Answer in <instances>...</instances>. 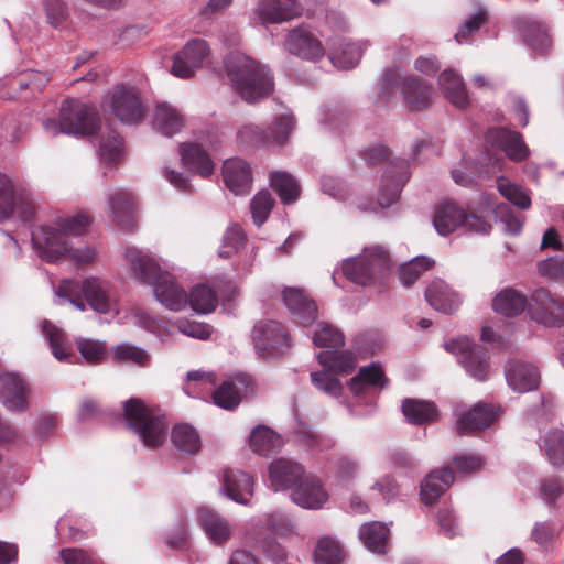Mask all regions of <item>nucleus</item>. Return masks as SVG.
Instances as JSON below:
<instances>
[{
    "instance_id": "f257e3e1",
    "label": "nucleus",
    "mask_w": 564,
    "mask_h": 564,
    "mask_svg": "<svg viewBox=\"0 0 564 564\" xmlns=\"http://www.w3.org/2000/svg\"><path fill=\"white\" fill-rule=\"evenodd\" d=\"M91 219L85 214H76L59 218L52 226H41L37 229V258L47 262H56L67 258L76 265L93 263L98 251L91 246H80L70 249L67 237L84 235Z\"/></svg>"
},
{
    "instance_id": "f03ea898",
    "label": "nucleus",
    "mask_w": 564,
    "mask_h": 564,
    "mask_svg": "<svg viewBox=\"0 0 564 564\" xmlns=\"http://www.w3.org/2000/svg\"><path fill=\"white\" fill-rule=\"evenodd\" d=\"M228 80L237 95L247 102L269 97L274 89L270 69L240 52H231L224 59Z\"/></svg>"
},
{
    "instance_id": "7ed1b4c3",
    "label": "nucleus",
    "mask_w": 564,
    "mask_h": 564,
    "mask_svg": "<svg viewBox=\"0 0 564 564\" xmlns=\"http://www.w3.org/2000/svg\"><path fill=\"white\" fill-rule=\"evenodd\" d=\"M43 128L50 137L58 133L91 135L100 128V121L95 107L72 99L62 104L59 121L47 119Z\"/></svg>"
},
{
    "instance_id": "20e7f679",
    "label": "nucleus",
    "mask_w": 564,
    "mask_h": 564,
    "mask_svg": "<svg viewBox=\"0 0 564 564\" xmlns=\"http://www.w3.org/2000/svg\"><path fill=\"white\" fill-rule=\"evenodd\" d=\"M124 419L147 447L161 446L167 436L169 424L164 416L147 406L139 399H130L123 405Z\"/></svg>"
},
{
    "instance_id": "39448f33",
    "label": "nucleus",
    "mask_w": 564,
    "mask_h": 564,
    "mask_svg": "<svg viewBox=\"0 0 564 564\" xmlns=\"http://www.w3.org/2000/svg\"><path fill=\"white\" fill-rule=\"evenodd\" d=\"M391 260L388 252L379 246L366 248L362 254L345 259L341 263L344 275L354 283L375 285L386 279Z\"/></svg>"
},
{
    "instance_id": "423d86ee",
    "label": "nucleus",
    "mask_w": 564,
    "mask_h": 564,
    "mask_svg": "<svg viewBox=\"0 0 564 564\" xmlns=\"http://www.w3.org/2000/svg\"><path fill=\"white\" fill-rule=\"evenodd\" d=\"M34 215L31 192L18 180L0 174V223L19 220L29 224Z\"/></svg>"
},
{
    "instance_id": "0eeeda50",
    "label": "nucleus",
    "mask_w": 564,
    "mask_h": 564,
    "mask_svg": "<svg viewBox=\"0 0 564 564\" xmlns=\"http://www.w3.org/2000/svg\"><path fill=\"white\" fill-rule=\"evenodd\" d=\"M251 339L256 354L265 360L285 355L292 347L284 325L273 319L258 321L252 327Z\"/></svg>"
},
{
    "instance_id": "6e6552de",
    "label": "nucleus",
    "mask_w": 564,
    "mask_h": 564,
    "mask_svg": "<svg viewBox=\"0 0 564 564\" xmlns=\"http://www.w3.org/2000/svg\"><path fill=\"white\" fill-rule=\"evenodd\" d=\"M433 226L441 236H448L457 229L476 234H488L490 224L474 214H467L452 202L440 204L434 213Z\"/></svg>"
},
{
    "instance_id": "1a4fd4ad",
    "label": "nucleus",
    "mask_w": 564,
    "mask_h": 564,
    "mask_svg": "<svg viewBox=\"0 0 564 564\" xmlns=\"http://www.w3.org/2000/svg\"><path fill=\"white\" fill-rule=\"evenodd\" d=\"M445 349L457 357L465 371L478 381H485L489 373V355L481 346L468 337H460L444 345Z\"/></svg>"
},
{
    "instance_id": "9d476101",
    "label": "nucleus",
    "mask_w": 564,
    "mask_h": 564,
    "mask_svg": "<svg viewBox=\"0 0 564 564\" xmlns=\"http://www.w3.org/2000/svg\"><path fill=\"white\" fill-rule=\"evenodd\" d=\"M124 261L130 275L151 288L166 273L150 252L133 246L126 248Z\"/></svg>"
},
{
    "instance_id": "9b49d317",
    "label": "nucleus",
    "mask_w": 564,
    "mask_h": 564,
    "mask_svg": "<svg viewBox=\"0 0 564 564\" xmlns=\"http://www.w3.org/2000/svg\"><path fill=\"white\" fill-rule=\"evenodd\" d=\"M109 108L124 124H138L144 117L141 98L132 87L117 86L110 96Z\"/></svg>"
},
{
    "instance_id": "f8f14e48",
    "label": "nucleus",
    "mask_w": 564,
    "mask_h": 564,
    "mask_svg": "<svg viewBox=\"0 0 564 564\" xmlns=\"http://www.w3.org/2000/svg\"><path fill=\"white\" fill-rule=\"evenodd\" d=\"M529 310L533 318L546 327L564 326V300L544 289L532 293Z\"/></svg>"
},
{
    "instance_id": "ddd939ff",
    "label": "nucleus",
    "mask_w": 564,
    "mask_h": 564,
    "mask_svg": "<svg viewBox=\"0 0 564 564\" xmlns=\"http://www.w3.org/2000/svg\"><path fill=\"white\" fill-rule=\"evenodd\" d=\"M409 178L410 170L406 160L395 158L389 161L382 175V184L378 195V205L381 208H386L397 202L402 187Z\"/></svg>"
},
{
    "instance_id": "4468645a",
    "label": "nucleus",
    "mask_w": 564,
    "mask_h": 564,
    "mask_svg": "<svg viewBox=\"0 0 564 564\" xmlns=\"http://www.w3.org/2000/svg\"><path fill=\"white\" fill-rule=\"evenodd\" d=\"M30 389L18 372L0 375V402L10 412H23L28 409Z\"/></svg>"
},
{
    "instance_id": "2eb2a0df",
    "label": "nucleus",
    "mask_w": 564,
    "mask_h": 564,
    "mask_svg": "<svg viewBox=\"0 0 564 564\" xmlns=\"http://www.w3.org/2000/svg\"><path fill=\"white\" fill-rule=\"evenodd\" d=\"M209 53L206 41L195 39L189 41L173 59L172 74L180 78H189L203 65Z\"/></svg>"
},
{
    "instance_id": "dca6fc26",
    "label": "nucleus",
    "mask_w": 564,
    "mask_h": 564,
    "mask_svg": "<svg viewBox=\"0 0 564 564\" xmlns=\"http://www.w3.org/2000/svg\"><path fill=\"white\" fill-rule=\"evenodd\" d=\"M505 377L509 388L518 393L534 391L541 383L539 369L520 360H511L506 365Z\"/></svg>"
},
{
    "instance_id": "f3484780",
    "label": "nucleus",
    "mask_w": 564,
    "mask_h": 564,
    "mask_svg": "<svg viewBox=\"0 0 564 564\" xmlns=\"http://www.w3.org/2000/svg\"><path fill=\"white\" fill-rule=\"evenodd\" d=\"M485 141L492 148H498L513 161H522L529 155L521 133L506 128H491L487 131Z\"/></svg>"
},
{
    "instance_id": "a211bd4d",
    "label": "nucleus",
    "mask_w": 564,
    "mask_h": 564,
    "mask_svg": "<svg viewBox=\"0 0 564 564\" xmlns=\"http://www.w3.org/2000/svg\"><path fill=\"white\" fill-rule=\"evenodd\" d=\"M292 501L304 509H322L328 500V492L314 476H303L291 491Z\"/></svg>"
},
{
    "instance_id": "6ab92c4d",
    "label": "nucleus",
    "mask_w": 564,
    "mask_h": 564,
    "mask_svg": "<svg viewBox=\"0 0 564 564\" xmlns=\"http://www.w3.org/2000/svg\"><path fill=\"white\" fill-rule=\"evenodd\" d=\"M223 178L227 188L236 195H246L251 191L252 171L248 162L231 158L223 164Z\"/></svg>"
},
{
    "instance_id": "aec40b11",
    "label": "nucleus",
    "mask_w": 564,
    "mask_h": 564,
    "mask_svg": "<svg viewBox=\"0 0 564 564\" xmlns=\"http://www.w3.org/2000/svg\"><path fill=\"white\" fill-rule=\"evenodd\" d=\"M289 53L307 61H316L324 56L322 43L305 28L292 30L285 40Z\"/></svg>"
},
{
    "instance_id": "412c9836",
    "label": "nucleus",
    "mask_w": 564,
    "mask_h": 564,
    "mask_svg": "<svg viewBox=\"0 0 564 564\" xmlns=\"http://www.w3.org/2000/svg\"><path fill=\"white\" fill-rule=\"evenodd\" d=\"M197 521L206 538L216 545L225 544L232 535L231 523L217 511L207 507L197 510Z\"/></svg>"
},
{
    "instance_id": "4be33fe9",
    "label": "nucleus",
    "mask_w": 564,
    "mask_h": 564,
    "mask_svg": "<svg viewBox=\"0 0 564 564\" xmlns=\"http://www.w3.org/2000/svg\"><path fill=\"white\" fill-rule=\"evenodd\" d=\"M303 476V467L288 458L275 459L269 466L270 487L274 491L293 490Z\"/></svg>"
},
{
    "instance_id": "5701e85b",
    "label": "nucleus",
    "mask_w": 564,
    "mask_h": 564,
    "mask_svg": "<svg viewBox=\"0 0 564 564\" xmlns=\"http://www.w3.org/2000/svg\"><path fill=\"white\" fill-rule=\"evenodd\" d=\"M84 300L95 312L108 314L113 308L112 286L96 276L84 280Z\"/></svg>"
},
{
    "instance_id": "b1692460",
    "label": "nucleus",
    "mask_w": 564,
    "mask_h": 564,
    "mask_svg": "<svg viewBox=\"0 0 564 564\" xmlns=\"http://www.w3.org/2000/svg\"><path fill=\"white\" fill-rule=\"evenodd\" d=\"M220 491L235 502L247 505L253 495V479L245 471L226 469Z\"/></svg>"
},
{
    "instance_id": "393cba45",
    "label": "nucleus",
    "mask_w": 564,
    "mask_h": 564,
    "mask_svg": "<svg viewBox=\"0 0 564 564\" xmlns=\"http://www.w3.org/2000/svg\"><path fill=\"white\" fill-rule=\"evenodd\" d=\"M108 210L115 223L122 229H131L134 225V202L130 193L113 188L107 193Z\"/></svg>"
},
{
    "instance_id": "a878e982",
    "label": "nucleus",
    "mask_w": 564,
    "mask_h": 564,
    "mask_svg": "<svg viewBox=\"0 0 564 564\" xmlns=\"http://www.w3.org/2000/svg\"><path fill=\"white\" fill-rule=\"evenodd\" d=\"M299 11L296 0H260L254 14L263 25H267L290 20L297 15Z\"/></svg>"
},
{
    "instance_id": "bb28decb",
    "label": "nucleus",
    "mask_w": 564,
    "mask_h": 564,
    "mask_svg": "<svg viewBox=\"0 0 564 564\" xmlns=\"http://www.w3.org/2000/svg\"><path fill=\"white\" fill-rule=\"evenodd\" d=\"M283 302L295 319L303 324H311L317 317V306L304 292L296 288H285L282 294Z\"/></svg>"
},
{
    "instance_id": "cd10ccee",
    "label": "nucleus",
    "mask_w": 564,
    "mask_h": 564,
    "mask_svg": "<svg viewBox=\"0 0 564 564\" xmlns=\"http://www.w3.org/2000/svg\"><path fill=\"white\" fill-rule=\"evenodd\" d=\"M155 299L171 311H181L187 304V293L166 272L152 286Z\"/></svg>"
},
{
    "instance_id": "c85d7f7f",
    "label": "nucleus",
    "mask_w": 564,
    "mask_h": 564,
    "mask_svg": "<svg viewBox=\"0 0 564 564\" xmlns=\"http://www.w3.org/2000/svg\"><path fill=\"white\" fill-rule=\"evenodd\" d=\"M425 299L435 311L449 314L460 304L459 295L445 281L433 280L425 290Z\"/></svg>"
},
{
    "instance_id": "c756f323",
    "label": "nucleus",
    "mask_w": 564,
    "mask_h": 564,
    "mask_svg": "<svg viewBox=\"0 0 564 564\" xmlns=\"http://www.w3.org/2000/svg\"><path fill=\"white\" fill-rule=\"evenodd\" d=\"M180 154L183 165L191 172L208 177L214 173L215 164L208 153L196 143H182Z\"/></svg>"
},
{
    "instance_id": "7c9ffc66",
    "label": "nucleus",
    "mask_w": 564,
    "mask_h": 564,
    "mask_svg": "<svg viewBox=\"0 0 564 564\" xmlns=\"http://www.w3.org/2000/svg\"><path fill=\"white\" fill-rule=\"evenodd\" d=\"M438 85L445 98L456 108L465 109L469 105L466 85L454 69L443 70L438 77Z\"/></svg>"
},
{
    "instance_id": "2f4dec72",
    "label": "nucleus",
    "mask_w": 564,
    "mask_h": 564,
    "mask_svg": "<svg viewBox=\"0 0 564 564\" xmlns=\"http://www.w3.org/2000/svg\"><path fill=\"white\" fill-rule=\"evenodd\" d=\"M402 96L414 110L429 107L433 97V89L424 79L409 75L402 80Z\"/></svg>"
},
{
    "instance_id": "473e14b6",
    "label": "nucleus",
    "mask_w": 564,
    "mask_h": 564,
    "mask_svg": "<svg viewBox=\"0 0 564 564\" xmlns=\"http://www.w3.org/2000/svg\"><path fill=\"white\" fill-rule=\"evenodd\" d=\"M362 56V46L360 43L351 42L346 39L335 40L329 52L332 64L339 69H351L357 66Z\"/></svg>"
},
{
    "instance_id": "72a5a7b5",
    "label": "nucleus",
    "mask_w": 564,
    "mask_h": 564,
    "mask_svg": "<svg viewBox=\"0 0 564 564\" xmlns=\"http://www.w3.org/2000/svg\"><path fill=\"white\" fill-rule=\"evenodd\" d=\"M387 384V379L382 369L376 365H369L360 368L358 373L349 381L350 391L359 395H368L373 389H382Z\"/></svg>"
},
{
    "instance_id": "f704fd0d",
    "label": "nucleus",
    "mask_w": 564,
    "mask_h": 564,
    "mask_svg": "<svg viewBox=\"0 0 564 564\" xmlns=\"http://www.w3.org/2000/svg\"><path fill=\"white\" fill-rule=\"evenodd\" d=\"M454 481V475L449 468L431 471L421 484V499L425 505H432L443 495Z\"/></svg>"
},
{
    "instance_id": "c9c22d12",
    "label": "nucleus",
    "mask_w": 564,
    "mask_h": 564,
    "mask_svg": "<svg viewBox=\"0 0 564 564\" xmlns=\"http://www.w3.org/2000/svg\"><path fill=\"white\" fill-rule=\"evenodd\" d=\"M389 527L379 521L365 523L359 529V539L372 553L386 554L389 545Z\"/></svg>"
},
{
    "instance_id": "e433bc0d",
    "label": "nucleus",
    "mask_w": 564,
    "mask_h": 564,
    "mask_svg": "<svg viewBox=\"0 0 564 564\" xmlns=\"http://www.w3.org/2000/svg\"><path fill=\"white\" fill-rule=\"evenodd\" d=\"M250 448L258 455L268 457L278 453L282 445V438L267 425L256 426L249 436Z\"/></svg>"
},
{
    "instance_id": "4c0bfd02",
    "label": "nucleus",
    "mask_w": 564,
    "mask_h": 564,
    "mask_svg": "<svg viewBox=\"0 0 564 564\" xmlns=\"http://www.w3.org/2000/svg\"><path fill=\"white\" fill-rule=\"evenodd\" d=\"M183 117L167 102L158 104L153 113V128L166 137L178 133L183 127Z\"/></svg>"
},
{
    "instance_id": "58836bf2",
    "label": "nucleus",
    "mask_w": 564,
    "mask_h": 564,
    "mask_svg": "<svg viewBox=\"0 0 564 564\" xmlns=\"http://www.w3.org/2000/svg\"><path fill=\"white\" fill-rule=\"evenodd\" d=\"M496 419V413L487 404L478 403L470 411L457 417V430L460 434L488 427Z\"/></svg>"
},
{
    "instance_id": "ea45409f",
    "label": "nucleus",
    "mask_w": 564,
    "mask_h": 564,
    "mask_svg": "<svg viewBox=\"0 0 564 564\" xmlns=\"http://www.w3.org/2000/svg\"><path fill=\"white\" fill-rule=\"evenodd\" d=\"M528 299L512 288L501 290L492 301V307L505 316H517L529 307Z\"/></svg>"
},
{
    "instance_id": "a19ab883",
    "label": "nucleus",
    "mask_w": 564,
    "mask_h": 564,
    "mask_svg": "<svg viewBox=\"0 0 564 564\" xmlns=\"http://www.w3.org/2000/svg\"><path fill=\"white\" fill-rule=\"evenodd\" d=\"M41 328L43 337L47 343L52 355L58 361H65L70 355V346L66 338L65 332L56 324L46 319L43 321Z\"/></svg>"
},
{
    "instance_id": "79ce46f5",
    "label": "nucleus",
    "mask_w": 564,
    "mask_h": 564,
    "mask_svg": "<svg viewBox=\"0 0 564 564\" xmlns=\"http://www.w3.org/2000/svg\"><path fill=\"white\" fill-rule=\"evenodd\" d=\"M402 77L398 68L384 69L378 83V91L376 93L375 102L380 106H384L392 98L395 97L397 91H402Z\"/></svg>"
},
{
    "instance_id": "37998d69",
    "label": "nucleus",
    "mask_w": 564,
    "mask_h": 564,
    "mask_svg": "<svg viewBox=\"0 0 564 564\" xmlns=\"http://www.w3.org/2000/svg\"><path fill=\"white\" fill-rule=\"evenodd\" d=\"M317 360L333 373H350L356 367V357L349 351L325 350L317 354Z\"/></svg>"
},
{
    "instance_id": "c03bdc74",
    "label": "nucleus",
    "mask_w": 564,
    "mask_h": 564,
    "mask_svg": "<svg viewBox=\"0 0 564 564\" xmlns=\"http://www.w3.org/2000/svg\"><path fill=\"white\" fill-rule=\"evenodd\" d=\"M402 412L412 424H425L437 417V409L432 402L406 399L402 403Z\"/></svg>"
},
{
    "instance_id": "a18cd8bd",
    "label": "nucleus",
    "mask_w": 564,
    "mask_h": 564,
    "mask_svg": "<svg viewBox=\"0 0 564 564\" xmlns=\"http://www.w3.org/2000/svg\"><path fill=\"white\" fill-rule=\"evenodd\" d=\"M270 184L283 204L294 203L300 196L301 188L297 181L286 172H271Z\"/></svg>"
},
{
    "instance_id": "49530a36",
    "label": "nucleus",
    "mask_w": 564,
    "mask_h": 564,
    "mask_svg": "<svg viewBox=\"0 0 564 564\" xmlns=\"http://www.w3.org/2000/svg\"><path fill=\"white\" fill-rule=\"evenodd\" d=\"M520 29L525 42L536 52L545 53L551 46L547 28L542 22L523 20Z\"/></svg>"
},
{
    "instance_id": "de8ad7c7",
    "label": "nucleus",
    "mask_w": 564,
    "mask_h": 564,
    "mask_svg": "<svg viewBox=\"0 0 564 564\" xmlns=\"http://www.w3.org/2000/svg\"><path fill=\"white\" fill-rule=\"evenodd\" d=\"M54 293L57 296L59 304L69 303L80 312L86 311V302L84 300V281L79 282L73 279L63 280L55 289Z\"/></svg>"
},
{
    "instance_id": "09e8293b",
    "label": "nucleus",
    "mask_w": 564,
    "mask_h": 564,
    "mask_svg": "<svg viewBox=\"0 0 564 564\" xmlns=\"http://www.w3.org/2000/svg\"><path fill=\"white\" fill-rule=\"evenodd\" d=\"M174 446L189 455L196 454L200 448V438L196 430L188 424H177L172 430Z\"/></svg>"
},
{
    "instance_id": "8fccbe9b",
    "label": "nucleus",
    "mask_w": 564,
    "mask_h": 564,
    "mask_svg": "<svg viewBox=\"0 0 564 564\" xmlns=\"http://www.w3.org/2000/svg\"><path fill=\"white\" fill-rule=\"evenodd\" d=\"M187 304L198 314H208L216 308L217 296L207 285L198 284L187 294Z\"/></svg>"
},
{
    "instance_id": "3c124183",
    "label": "nucleus",
    "mask_w": 564,
    "mask_h": 564,
    "mask_svg": "<svg viewBox=\"0 0 564 564\" xmlns=\"http://www.w3.org/2000/svg\"><path fill=\"white\" fill-rule=\"evenodd\" d=\"M296 126L295 118L290 109L276 115L270 126L269 140L279 145L284 144Z\"/></svg>"
},
{
    "instance_id": "603ef678",
    "label": "nucleus",
    "mask_w": 564,
    "mask_h": 564,
    "mask_svg": "<svg viewBox=\"0 0 564 564\" xmlns=\"http://www.w3.org/2000/svg\"><path fill=\"white\" fill-rule=\"evenodd\" d=\"M75 346L85 362L90 365L100 364L107 356L106 343L99 339L78 337Z\"/></svg>"
},
{
    "instance_id": "864d4df0",
    "label": "nucleus",
    "mask_w": 564,
    "mask_h": 564,
    "mask_svg": "<svg viewBox=\"0 0 564 564\" xmlns=\"http://www.w3.org/2000/svg\"><path fill=\"white\" fill-rule=\"evenodd\" d=\"M344 558V551L333 538H322L314 552L315 564H339Z\"/></svg>"
},
{
    "instance_id": "5fc2aeb1",
    "label": "nucleus",
    "mask_w": 564,
    "mask_h": 564,
    "mask_svg": "<svg viewBox=\"0 0 564 564\" xmlns=\"http://www.w3.org/2000/svg\"><path fill=\"white\" fill-rule=\"evenodd\" d=\"M245 242L246 235L242 228L237 224L228 226L218 249L219 257L224 259L231 258L245 246Z\"/></svg>"
},
{
    "instance_id": "6e6d98bb",
    "label": "nucleus",
    "mask_w": 564,
    "mask_h": 564,
    "mask_svg": "<svg viewBox=\"0 0 564 564\" xmlns=\"http://www.w3.org/2000/svg\"><path fill=\"white\" fill-rule=\"evenodd\" d=\"M312 339L316 347H325L328 350L339 349L345 344L343 333L328 323H319Z\"/></svg>"
},
{
    "instance_id": "4d7b16f0",
    "label": "nucleus",
    "mask_w": 564,
    "mask_h": 564,
    "mask_svg": "<svg viewBox=\"0 0 564 564\" xmlns=\"http://www.w3.org/2000/svg\"><path fill=\"white\" fill-rule=\"evenodd\" d=\"M241 384V381L238 383L224 381L212 394L214 403L225 410H232L238 406L240 402Z\"/></svg>"
},
{
    "instance_id": "13d9d810",
    "label": "nucleus",
    "mask_w": 564,
    "mask_h": 564,
    "mask_svg": "<svg viewBox=\"0 0 564 564\" xmlns=\"http://www.w3.org/2000/svg\"><path fill=\"white\" fill-rule=\"evenodd\" d=\"M434 264V260L427 257H415L399 268V278L404 286L412 285L427 269Z\"/></svg>"
},
{
    "instance_id": "bf43d9fd",
    "label": "nucleus",
    "mask_w": 564,
    "mask_h": 564,
    "mask_svg": "<svg viewBox=\"0 0 564 564\" xmlns=\"http://www.w3.org/2000/svg\"><path fill=\"white\" fill-rule=\"evenodd\" d=\"M111 354L113 360L117 362H133L138 366H145L150 360L147 350L129 343H121L113 346Z\"/></svg>"
},
{
    "instance_id": "052dcab7",
    "label": "nucleus",
    "mask_w": 564,
    "mask_h": 564,
    "mask_svg": "<svg viewBox=\"0 0 564 564\" xmlns=\"http://www.w3.org/2000/svg\"><path fill=\"white\" fill-rule=\"evenodd\" d=\"M311 381L317 390L329 397L338 398L343 392V384L336 375L326 367L321 371L311 372Z\"/></svg>"
},
{
    "instance_id": "680f3d73",
    "label": "nucleus",
    "mask_w": 564,
    "mask_h": 564,
    "mask_svg": "<svg viewBox=\"0 0 564 564\" xmlns=\"http://www.w3.org/2000/svg\"><path fill=\"white\" fill-rule=\"evenodd\" d=\"M544 446L551 464L564 469V431H550L544 437Z\"/></svg>"
},
{
    "instance_id": "e2e57ef3",
    "label": "nucleus",
    "mask_w": 564,
    "mask_h": 564,
    "mask_svg": "<svg viewBox=\"0 0 564 564\" xmlns=\"http://www.w3.org/2000/svg\"><path fill=\"white\" fill-rule=\"evenodd\" d=\"M497 188L512 205L521 209H528L531 206L529 195L520 186L511 183L509 180L500 177L497 181Z\"/></svg>"
},
{
    "instance_id": "0e129e2a",
    "label": "nucleus",
    "mask_w": 564,
    "mask_h": 564,
    "mask_svg": "<svg viewBox=\"0 0 564 564\" xmlns=\"http://www.w3.org/2000/svg\"><path fill=\"white\" fill-rule=\"evenodd\" d=\"M122 153V139L118 133L108 129L107 138L104 135L99 143V156L101 162L112 164Z\"/></svg>"
},
{
    "instance_id": "69168bd1",
    "label": "nucleus",
    "mask_w": 564,
    "mask_h": 564,
    "mask_svg": "<svg viewBox=\"0 0 564 564\" xmlns=\"http://www.w3.org/2000/svg\"><path fill=\"white\" fill-rule=\"evenodd\" d=\"M274 205V199L268 191H260L250 202V212L256 226H262L268 219Z\"/></svg>"
},
{
    "instance_id": "338daca9",
    "label": "nucleus",
    "mask_w": 564,
    "mask_h": 564,
    "mask_svg": "<svg viewBox=\"0 0 564 564\" xmlns=\"http://www.w3.org/2000/svg\"><path fill=\"white\" fill-rule=\"evenodd\" d=\"M488 12L484 6H479L475 13L467 18L459 30L455 34V40L458 44H465L468 42V37L471 33L479 30L481 24L487 20Z\"/></svg>"
},
{
    "instance_id": "774afa93",
    "label": "nucleus",
    "mask_w": 564,
    "mask_h": 564,
    "mask_svg": "<svg viewBox=\"0 0 564 564\" xmlns=\"http://www.w3.org/2000/svg\"><path fill=\"white\" fill-rule=\"evenodd\" d=\"M496 219L501 224L502 230L510 235H517L522 229L520 214H516L509 205L499 204L495 208Z\"/></svg>"
}]
</instances>
